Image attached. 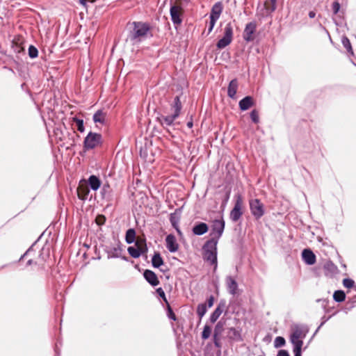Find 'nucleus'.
Masks as SVG:
<instances>
[{
	"label": "nucleus",
	"mask_w": 356,
	"mask_h": 356,
	"mask_svg": "<svg viewBox=\"0 0 356 356\" xmlns=\"http://www.w3.org/2000/svg\"><path fill=\"white\" fill-rule=\"evenodd\" d=\"M130 32L128 36L132 44L140 42L149 34L151 26L147 23L134 22L128 24Z\"/></svg>",
	"instance_id": "1"
},
{
	"label": "nucleus",
	"mask_w": 356,
	"mask_h": 356,
	"mask_svg": "<svg viewBox=\"0 0 356 356\" xmlns=\"http://www.w3.org/2000/svg\"><path fill=\"white\" fill-rule=\"evenodd\" d=\"M77 196L79 199L81 200H87V197H88L89 188H88V182L82 179L79 181V186L76 188Z\"/></svg>",
	"instance_id": "11"
},
{
	"label": "nucleus",
	"mask_w": 356,
	"mask_h": 356,
	"mask_svg": "<svg viewBox=\"0 0 356 356\" xmlns=\"http://www.w3.org/2000/svg\"><path fill=\"white\" fill-rule=\"evenodd\" d=\"M207 311V307L206 304H200L197 305V309H196V312L197 313V316L200 319H201L203 316L206 314Z\"/></svg>",
	"instance_id": "36"
},
{
	"label": "nucleus",
	"mask_w": 356,
	"mask_h": 356,
	"mask_svg": "<svg viewBox=\"0 0 356 356\" xmlns=\"http://www.w3.org/2000/svg\"><path fill=\"white\" fill-rule=\"evenodd\" d=\"M238 87V81L236 79H232L229 84L228 90H227L228 96L230 98L234 99L236 97Z\"/></svg>",
	"instance_id": "20"
},
{
	"label": "nucleus",
	"mask_w": 356,
	"mask_h": 356,
	"mask_svg": "<svg viewBox=\"0 0 356 356\" xmlns=\"http://www.w3.org/2000/svg\"><path fill=\"white\" fill-rule=\"evenodd\" d=\"M225 225V223L222 218L219 220H215L212 222L211 235L213 236V238L217 240L220 238L224 232Z\"/></svg>",
	"instance_id": "10"
},
{
	"label": "nucleus",
	"mask_w": 356,
	"mask_h": 356,
	"mask_svg": "<svg viewBox=\"0 0 356 356\" xmlns=\"http://www.w3.org/2000/svg\"><path fill=\"white\" fill-rule=\"evenodd\" d=\"M343 284L345 287L351 288L354 285V282L350 279H344Z\"/></svg>",
	"instance_id": "45"
},
{
	"label": "nucleus",
	"mask_w": 356,
	"mask_h": 356,
	"mask_svg": "<svg viewBox=\"0 0 356 356\" xmlns=\"http://www.w3.org/2000/svg\"><path fill=\"white\" fill-rule=\"evenodd\" d=\"M227 283L228 286V289L229 291V293L234 295L236 293V290L238 288V284L232 278V277H228L227 280Z\"/></svg>",
	"instance_id": "28"
},
{
	"label": "nucleus",
	"mask_w": 356,
	"mask_h": 356,
	"mask_svg": "<svg viewBox=\"0 0 356 356\" xmlns=\"http://www.w3.org/2000/svg\"><path fill=\"white\" fill-rule=\"evenodd\" d=\"M229 339L240 341L241 340V334L239 331L236 330L235 328H229Z\"/></svg>",
	"instance_id": "31"
},
{
	"label": "nucleus",
	"mask_w": 356,
	"mask_h": 356,
	"mask_svg": "<svg viewBox=\"0 0 356 356\" xmlns=\"http://www.w3.org/2000/svg\"><path fill=\"white\" fill-rule=\"evenodd\" d=\"M211 332V328L209 325H205L202 332V338L204 340L208 339Z\"/></svg>",
	"instance_id": "37"
},
{
	"label": "nucleus",
	"mask_w": 356,
	"mask_h": 356,
	"mask_svg": "<svg viewBox=\"0 0 356 356\" xmlns=\"http://www.w3.org/2000/svg\"><path fill=\"white\" fill-rule=\"evenodd\" d=\"M225 322L219 321L214 329L213 339H217L224 330Z\"/></svg>",
	"instance_id": "29"
},
{
	"label": "nucleus",
	"mask_w": 356,
	"mask_h": 356,
	"mask_svg": "<svg viewBox=\"0 0 356 356\" xmlns=\"http://www.w3.org/2000/svg\"><path fill=\"white\" fill-rule=\"evenodd\" d=\"M307 331L302 327L295 326L292 328V332L290 336V341L293 344L294 348H302L303 339L306 337Z\"/></svg>",
	"instance_id": "3"
},
{
	"label": "nucleus",
	"mask_w": 356,
	"mask_h": 356,
	"mask_svg": "<svg viewBox=\"0 0 356 356\" xmlns=\"http://www.w3.org/2000/svg\"><path fill=\"white\" fill-rule=\"evenodd\" d=\"M167 309H168V316L173 321H176L177 318L175 316V313L173 312L169 303L166 304Z\"/></svg>",
	"instance_id": "41"
},
{
	"label": "nucleus",
	"mask_w": 356,
	"mask_h": 356,
	"mask_svg": "<svg viewBox=\"0 0 356 356\" xmlns=\"http://www.w3.org/2000/svg\"><path fill=\"white\" fill-rule=\"evenodd\" d=\"M257 24L256 22L247 24L243 31V39L246 42H252L257 36Z\"/></svg>",
	"instance_id": "9"
},
{
	"label": "nucleus",
	"mask_w": 356,
	"mask_h": 356,
	"mask_svg": "<svg viewBox=\"0 0 356 356\" xmlns=\"http://www.w3.org/2000/svg\"><path fill=\"white\" fill-rule=\"evenodd\" d=\"M316 15V13L313 11H311L309 13V17H311V18H313Z\"/></svg>",
	"instance_id": "54"
},
{
	"label": "nucleus",
	"mask_w": 356,
	"mask_h": 356,
	"mask_svg": "<svg viewBox=\"0 0 356 356\" xmlns=\"http://www.w3.org/2000/svg\"><path fill=\"white\" fill-rule=\"evenodd\" d=\"M208 225L204 222H200L193 227V232L195 235L200 236L207 233Z\"/></svg>",
	"instance_id": "19"
},
{
	"label": "nucleus",
	"mask_w": 356,
	"mask_h": 356,
	"mask_svg": "<svg viewBox=\"0 0 356 356\" xmlns=\"http://www.w3.org/2000/svg\"><path fill=\"white\" fill-rule=\"evenodd\" d=\"M259 356H263V355H259Z\"/></svg>",
	"instance_id": "59"
},
{
	"label": "nucleus",
	"mask_w": 356,
	"mask_h": 356,
	"mask_svg": "<svg viewBox=\"0 0 356 356\" xmlns=\"http://www.w3.org/2000/svg\"><path fill=\"white\" fill-rule=\"evenodd\" d=\"M224 307V304L220 303L216 307V309L211 313V315L210 316L209 318V320L211 323H215L217 321V319L222 314Z\"/></svg>",
	"instance_id": "25"
},
{
	"label": "nucleus",
	"mask_w": 356,
	"mask_h": 356,
	"mask_svg": "<svg viewBox=\"0 0 356 356\" xmlns=\"http://www.w3.org/2000/svg\"><path fill=\"white\" fill-rule=\"evenodd\" d=\"M38 49L33 47V45H31L29 48V55L31 58H35L36 56H38Z\"/></svg>",
	"instance_id": "40"
},
{
	"label": "nucleus",
	"mask_w": 356,
	"mask_h": 356,
	"mask_svg": "<svg viewBox=\"0 0 356 356\" xmlns=\"http://www.w3.org/2000/svg\"><path fill=\"white\" fill-rule=\"evenodd\" d=\"M102 143V135L97 133L90 132L85 138L84 147L86 149H93Z\"/></svg>",
	"instance_id": "7"
},
{
	"label": "nucleus",
	"mask_w": 356,
	"mask_h": 356,
	"mask_svg": "<svg viewBox=\"0 0 356 356\" xmlns=\"http://www.w3.org/2000/svg\"><path fill=\"white\" fill-rule=\"evenodd\" d=\"M332 11L334 14H337L339 11L340 10V3L337 1H334L332 3Z\"/></svg>",
	"instance_id": "46"
},
{
	"label": "nucleus",
	"mask_w": 356,
	"mask_h": 356,
	"mask_svg": "<svg viewBox=\"0 0 356 356\" xmlns=\"http://www.w3.org/2000/svg\"><path fill=\"white\" fill-rule=\"evenodd\" d=\"M277 356H290V355L286 350H282L278 352Z\"/></svg>",
	"instance_id": "51"
},
{
	"label": "nucleus",
	"mask_w": 356,
	"mask_h": 356,
	"mask_svg": "<svg viewBox=\"0 0 356 356\" xmlns=\"http://www.w3.org/2000/svg\"><path fill=\"white\" fill-rule=\"evenodd\" d=\"M223 10V4L222 2L218 1L216 3L211 9L209 18H213L218 20Z\"/></svg>",
	"instance_id": "14"
},
{
	"label": "nucleus",
	"mask_w": 356,
	"mask_h": 356,
	"mask_svg": "<svg viewBox=\"0 0 356 356\" xmlns=\"http://www.w3.org/2000/svg\"><path fill=\"white\" fill-rule=\"evenodd\" d=\"M277 0H266L264 2V8L267 13H273L276 8Z\"/></svg>",
	"instance_id": "27"
},
{
	"label": "nucleus",
	"mask_w": 356,
	"mask_h": 356,
	"mask_svg": "<svg viewBox=\"0 0 356 356\" xmlns=\"http://www.w3.org/2000/svg\"><path fill=\"white\" fill-rule=\"evenodd\" d=\"M214 343L216 346H219V337L217 339H214Z\"/></svg>",
	"instance_id": "56"
},
{
	"label": "nucleus",
	"mask_w": 356,
	"mask_h": 356,
	"mask_svg": "<svg viewBox=\"0 0 356 356\" xmlns=\"http://www.w3.org/2000/svg\"><path fill=\"white\" fill-rule=\"evenodd\" d=\"M79 3L83 6H86L88 1L94 2L95 0H79Z\"/></svg>",
	"instance_id": "53"
},
{
	"label": "nucleus",
	"mask_w": 356,
	"mask_h": 356,
	"mask_svg": "<svg viewBox=\"0 0 356 356\" xmlns=\"http://www.w3.org/2000/svg\"><path fill=\"white\" fill-rule=\"evenodd\" d=\"M88 184L92 190L97 191L100 187L101 181L97 176L91 175L88 180Z\"/></svg>",
	"instance_id": "23"
},
{
	"label": "nucleus",
	"mask_w": 356,
	"mask_h": 356,
	"mask_svg": "<svg viewBox=\"0 0 356 356\" xmlns=\"http://www.w3.org/2000/svg\"><path fill=\"white\" fill-rule=\"evenodd\" d=\"M286 343V340L282 337H277L274 340V346L275 347H281Z\"/></svg>",
	"instance_id": "39"
},
{
	"label": "nucleus",
	"mask_w": 356,
	"mask_h": 356,
	"mask_svg": "<svg viewBox=\"0 0 356 356\" xmlns=\"http://www.w3.org/2000/svg\"><path fill=\"white\" fill-rule=\"evenodd\" d=\"M95 221L99 225H104L106 222V217L104 215H97Z\"/></svg>",
	"instance_id": "44"
},
{
	"label": "nucleus",
	"mask_w": 356,
	"mask_h": 356,
	"mask_svg": "<svg viewBox=\"0 0 356 356\" xmlns=\"http://www.w3.org/2000/svg\"><path fill=\"white\" fill-rule=\"evenodd\" d=\"M355 298L356 299V296L355 297Z\"/></svg>",
	"instance_id": "58"
},
{
	"label": "nucleus",
	"mask_w": 356,
	"mask_h": 356,
	"mask_svg": "<svg viewBox=\"0 0 356 356\" xmlns=\"http://www.w3.org/2000/svg\"><path fill=\"white\" fill-rule=\"evenodd\" d=\"M184 13L181 0H176L175 3L170 7V16L174 24L180 25L182 23Z\"/></svg>",
	"instance_id": "5"
},
{
	"label": "nucleus",
	"mask_w": 356,
	"mask_h": 356,
	"mask_svg": "<svg viewBox=\"0 0 356 356\" xmlns=\"http://www.w3.org/2000/svg\"><path fill=\"white\" fill-rule=\"evenodd\" d=\"M106 112L102 109L97 110L93 115V120L95 123L104 124L106 122Z\"/></svg>",
	"instance_id": "18"
},
{
	"label": "nucleus",
	"mask_w": 356,
	"mask_h": 356,
	"mask_svg": "<svg viewBox=\"0 0 356 356\" xmlns=\"http://www.w3.org/2000/svg\"><path fill=\"white\" fill-rule=\"evenodd\" d=\"M143 277L145 280L153 286L159 284V280L156 274L151 270H145L143 272Z\"/></svg>",
	"instance_id": "12"
},
{
	"label": "nucleus",
	"mask_w": 356,
	"mask_h": 356,
	"mask_svg": "<svg viewBox=\"0 0 356 356\" xmlns=\"http://www.w3.org/2000/svg\"><path fill=\"white\" fill-rule=\"evenodd\" d=\"M74 121L76 123L77 130L80 132H83L85 130L83 120L75 118H74Z\"/></svg>",
	"instance_id": "38"
},
{
	"label": "nucleus",
	"mask_w": 356,
	"mask_h": 356,
	"mask_svg": "<svg viewBox=\"0 0 356 356\" xmlns=\"http://www.w3.org/2000/svg\"><path fill=\"white\" fill-rule=\"evenodd\" d=\"M250 209L253 216L259 219L264 214V205L259 199H252L249 201Z\"/></svg>",
	"instance_id": "8"
},
{
	"label": "nucleus",
	"mask_w": 356,
	"mask_h": 356,
	"mask_svg": "<svg viewBox=\"0 0 356 356\" xmlns=\"http://www.w3.org/2000/svg\"><path fill=\"white\" fill-rule=\"evenodd\" d=\"M165 245L170 252H176L179 249V245L177 242L175 236L172 234L168 235L165 238Z\"/></svg>",
	"instance_id": "13"
},
{
	"label": "nucleus",
	"mask_w": 356,
	"mask_h": 356,
	"mask_svg": "<svg viewBox=\"0 0 356 356\" xmlns=\"http://www.w3.org/2000/svg\"><path fill=\"white\" fill-rule=\"evenodd\" d=\"M26 261V265H44V259L41 257L40 253L35 252L33 250L26 251L24 255L21 257V261Z\"/></svg>",
	"instance_id": "6"
},
{
	"label": "nucleus",
	"mask_w": 356,
	"mask_h": 356,
	"mask_svg": "<svg viewBox=\"0 0 356 356\" xmlns=\"http://www.w3.org/2000/svg\"><path fill=\"white\" fill-rule=\"evenodd\" d=\"M203 258L209 261L211 264L214 265V269H216L218 265L217 252L203 251Z\"/></svg>",
	"instance_id": "15"
},
{
	"label": "nucleus",
	"mask_w": 356,
	"mask_h": 356,
	"mask_svg": "<svg viewBox=\"0 0 356 356\" xmlns=\"http://www.w3.org/2000/svg\"><path fill=\"white\" fill-rule=\"evenodd\" d=\"M341 42L343 47L347 50V51L349 52L350 54H353L350 40L346 36H343L342 38Z\"/></svg>",
	"instance_id": "33"
},
{
	"label": "nucleus",
	"mask_w": 356,
	"mask_h": 356,
	"mask_svg": "<svg viewBox=\"0 0 356 356\" xmlns=\"http://www.w3.org/2000/svg\"><path fill=\"white\" fill-rule=\"evenodd\" d=\"M193 125V121H189L187 122V126L188 128H190V129L192 128Z\"/></svg>",
	"instance_id": "55"
},
{
	"label": "nucleus",
	"mask_w": 356,
	"mask_h": 356,
	"mask_svg": "<svg viewBox=\"0 0 356 356\" xmlns=\"http://www.w3.org/2000/svg\"><path fill=\"white\" fill-rule=\"evenodd\" d=\"M245 209L243 199L241 195L238 194L235 197V202L233 208L229 212V218L232 222H238L243 214Z\"/></svg>",
	"instance_id": "2"
},
{
	"label": "nucleus",
	"mask_w": 356,
	"mask_h": 356,
	"mask_svg": "<svg viewBox=\"0 0 356 356\" xmlns=\"http://www.w3.org/2000/svg\"><path fill=\"white\" fill-rule=\"evenodd\" d=\"M213 302H214V298H213V296H211L207 299V306H209V307H211L213 305Z\"/></svg>",
	"instance_id": "49"
},
{
	"label": "nucleus",
	"mask_w": 356,
	"mask_h": 356,
	"mask_svg": "<svg viewBox=\"0 0 356 356\" xmlns=\"http://www.w3.org/2000/svg\"><path fill=\"white\" fill-rule=\"evenodd\" d=\"M233 27L231 23H228L223 29L222 38L219 39L216 44L218 49H222L229 46L233 40Z\"/></svg>",
	"instance_id": "4"
},
{
	"label": "nucleus",
	"mask_w": 356,
	"mask_h": 356,
	"mask_svg": "<svg viewBox=\"0 0 356 356\" xmlns=\"http://www.w3.org/2000/svg\"><path fill=\"white\" fill-rule=\"evenodd\" d=\"M218 242V240L214 238H211V239L207 241L204 245L203 246V251L217 252Z\"/></svg>",
	"instance_id": "21"
},
{
	"label": "nucleus",
	"mask_w": 356,
	"mask_h": 356,
	"mask_svg": "<svg viewBox=\"0 0 356 356\" xmlns=\"http://www.w3.org/2000/svg\"><path fill=\"white\" fill-rule=\"evenodd\" d=\"M127 251L131 257L134 259L139 258L143 254L138 249L131 246L128 248Z\"/></svg>",
	"instance_id": "34"
},
{
	"label": "nucleus",
	"mask_w": 356,
	"mask_h": 356,
	"mask_svg": "<svg viewBox=\"0 0 356 356\" xmlns=\"http://www.w3.org/2000/svg\"><path fill=\"white\" fill-rule=\"evenodd\" d=\"M176 118H177V117H175V114H172L171 115L161 117V124H165L168 126L171 125L173 124V122Z\"/></svg>",
	"instance_id": "32"
},
{
	"label": "nucleus",
	"mask_w": 356,
	"mask_h": 356,
	"mask_svg": "<svg viewBox=\"0 0 356 356\" xmlns=\"http://www.w3.org/2000/svg\"><path fill=\"white\" fill-rule=\"evenodd\" d=\"M135 245L136 247V248L138 249L142 254L147 252V247L145 238L140 237L137 238L135 240Z\"/></svg>",
	"instance_id": "24"
},
{
	"label": "nucleus",
	"mask_w": 356,
	"mask_h": 356,
	"mask_svg": "<svg viewBox=\"0 0 356 356\" xmlns=\"http://www.w3.org/2000/svg\"><path fill=\"white\" fill-rule=\"evenodd\" d=\"M303 260L309 265L316 263V254L309 249H305L302 252Z\"/></svg>",
	"instance_id": "16"
},
{
	"label": "nucleus",
	"mask_w": 356,
	"mask_h": 356,
	"mask_svg": "<svg viewBox=\"0 0 356 356\" xmlns=\"http://www.w3.org/2000/svg\"><path fill=\"white\" fill-rule=\"evenodd\" d=\"M254 104V99L251 96H247L241 99L239 102V107L241 111H245L251 108Z\"/></svg>",
	"instance_id": "17"
},
{
	"label": "nucleus",
	"mask_w": 356,
	"mask_h": 356,
	"mask_svg": "<svg viewBox=\"0 0 356 356\" xmlns=\"http://www.w3.org/2000/svg\"><path fill=\"white\" fill-rule=\"evenodd\" d=\"M170 221H171V222H172V225H173L174 227H176V223H175V222L174 221V220H173V218H172V217H171V218H170Z\"/></svg>",
	"instance_id": "57"
},
{
	"label": "nucleus",
	"mask_w": 356,
	"mask_h": 356,
	"mask_svg": "<svg viewBox=\"0 0 356 356\" xmlns=\"http://www.w3.org/2000/svg\"><path fill=\"white\" fill-rule=\"evenodd\" d=\"M152 266L154 268H158L164 264L163 259L161 257L159 252H154L152 258Z\"/></svg>",
	"instance_id": "26"
},
{
	"label": "nucleus",
	"mask_w": 356,
	"mask_h": 356,
	"mask_svg": "<svg viewBox=\"0 0 356 356\" xmlns=\"http://www.w3.org/2000/svg\"><path fill=\"white\" fill-rule=\"evenodd\" d=\"M333 298L337 302H341L346 298V294L342 291H337L333 294Z\"/></svg>",
	"instance_id": "35"
},
{
	"label": "nucleus",
	"mask_w": 356,
	"mask_h": 356,
	"mask_svg": "<svg viewBox=\"0 0 356 356\" xmlns=\"http://www.w3.org/2000/svg\"><path fill=\"white\" fill-rule=\"evenodd\" d=\"M13 42L15 45V47L18 46V45H22V44L23 42V39L21 36H17L14 38V40H13Z\"/></svg>",
	"instance_id": "48"
},
{
	"label": "nucleus",
	"mask_w": 356,
	"mask_h": 356,
	"mask_svg": "<svg viewBox=\"0 0 356 356\" xmlns=\"http://www.w3.org/2000/svg\"><path fill=\"white\" fill-rule=\"evenodd\" d=\"M217 21L216 19H214L213 18H209V34L211 33L215 26Z\"/></svg>",
	"instance_id": "47"
},
{
	"label": "nucleus",
	"mask_w": 356,
	"mask_h": 356,
	"mask_svg": "<svg viewBox=\"0 0 356 356\" xmlns=\"http://www.w3.org/2000/svg\"><path fill=\"white\" fill-rule=\"evenodd\" d=\"M21 45L15 46V51L17 53H21L24 51V47Z\"/></svg>",
	"instance_id": "52"
},
{
	"label": "nucleus",
	"mask_w": 356,
	"mask_h": 356,
	"mask_svg": "<svg viewBox=\"0 0 356 356\" xmlns=\"http://www.w3.org/2000/svg\"><path fill=\"white\" fill-rule=\"evenodd\" d=\"M301 350L302 348H294L293 352L295 353V356H301Z\"/></svg>",
	"instance_id": "50"
},
{
	"label": "nucleus",
	"mask_w": 356,
	"mask_h": 356,
	"mask_svg": "<svg viewBox=\"0 0 356 356\" xmlns=\"http://www.w3.org/2000/svg\"><path fill=\"white\" fill-rule=\"evenodd\" d=\"M125 240L128 244H131L136 240V231L130 228L126 232Z\"/></svg>",
	"instance_id": "30"
},
{
	"label": "nucleus",
	"mask_w": 356,
	"mask_h": 356,
	"mask_svg": "<svg viewBox=\"0 0 356 356\" xmlns=\"http://www.w3.org/2000/svg\"><path fill=\"white\" fill-rule=\"evenodd\" d=\"M171 108L174 109V115H175V117L178 118L182 108L181 102L179 96H176L175 97L174 101L171 104Z\"/></svg>",
	"instance_id": "22"
},
{
	"label": "nucleus",
	"mask_w": 356,
	"mask_h": 356,
	"mask_svg": "<svg viewBox=\"0 0 356 356\" xmlns=\"http://www.w3.org/2000/svg\"><path fill=\"white\" fill-rule=\"evenodd\" d=\"M251 120L254 123H257L259 121V113L256 110H252L250 113Z\"/></svg>",
	"instance_id": "43"
},
{
	"label": "nucleus",
	"mask_w": 356,
	"mask_h": 356,
	"mask_svg": "<svg viewBox=\"0 0 356 356\" xmlns=\"http://www.w3.org/2000/svg\"><path fill=\"white\" fill-rule=\"evenodd\" d=\"M156 293L161 297L162 298L163 300L165 302V305L167 303H168V300L165 296V292L163 290V289L161 287H159L156 289Z\"/></svg>",
	"instance_id": "42"
}]
</instances>
